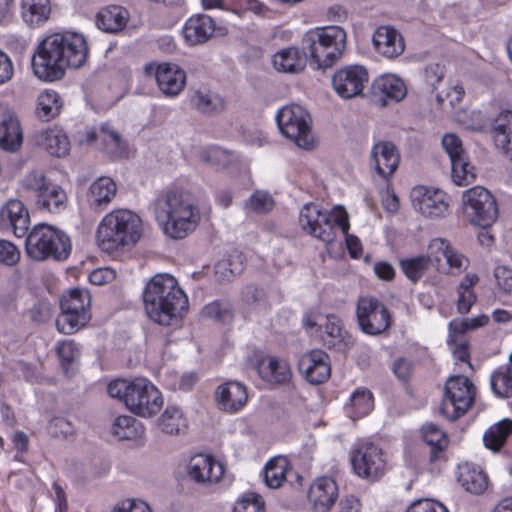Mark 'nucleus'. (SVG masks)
<instances>
[{
	"mask_svg": "<svg viewBox=\"0 0 512 512\" xmlns=\"http://www.w3.org/2000/svg\"><path fill=\"white\" fill-rule=\"evenodd\" d=\"M234 512H263V501L259 495L246 494L236 503Z\"/></svg>",
	"mask_w": 512,
	"mask_h": 512,
	"instance_id": "57",
	"label": "nucleus"
},
{
	"mask_svg": "<svg viewBox=\"0 0 512 512\" xmlns=\"http://www.w3.org/2000/svg\"><path fill=\"white\" fill-rule=\"evenodd\" d=\"M107 391L112 398L119 399L131 412L141 417H151L163 405L161 392L144 378L114 380L108 385Z\"/></svg>",
	"mask_w": 512,
	"mask_h": 512,
	"instance_id": "6",
	"label": "nucleus"
},
{
	"mask_svg": "<svg viewBox=\"0 0 512 512\" xmlns=\"http://www.w3.org/2000/svg\"><path fill=\"white\" fill-rule=\"evenodd\" d=\"M142 233V220L136 213L128 209H117L101 220L96 239L101 250L112 253L136 244Z\"/></svg>",
	"mask_w": 512,
	"mask_h": 512,
	"instance_id": "5",
	"label": "nucleus"
},
{
	"mask_svg": "<svg viewBox=\"0 0 512 512\" xmlns=\"http://www.w3.org/2000/svg\"><path fill=\"white\" fill-rule=\"evenodd\" d=\"M111 433L118 440H132L143 435L144 427L136 418L122 415L114 419Z\"/></svg>",
	"mask_w": 512,
	"mask_h": 512,
	"instance_id": "38",
	"label": "nucleus"
},
{
	"mask_svg": "<svg viewBox=\"0 0 512 512\" xmlns=\"http://www.w3.org/2000/svg\"><path fill=\"white\" fill-rule=\"evenodd\" d=\"M266 299V292L263 288L254 284L246 285L241 291V300L246 305H255Z\"/></svg>",
	"mask_w": 512,
	"mask_h": 512,
	"instance_id": "61",
	"label": "nucleus"
},
{
	"mask_svg": "<svg viewBox=\"0 0 512 512\" xmlns=\"http://www.w3.org/2000/svg\"><path fill=\"white\" fill-rule=\"evenodd\" d=\"M24 188L31 193L39 210L60 213L67 207L68 197L64 189L47 179L42 172H31L24 180Z\"/></svg>",
	"mask_w": 512,
	"mask_h": 512,
	"instance_id": "11",
	"label": "nucleus"
},
{
	"mask_svg": "<svg viewBox=\"0 0 512 512\" xmlns=\"http://www.w3.org/2000/svg\"><path fill=\"white\" fill-rule=\"evenodd\" d=\"M299 223L306 233L325 244L335 241L338 231H341L345 236L350 256L352 258L360 256L361 242L356 236L348 233L349 217L343 208L336 207L331 211H322L315 204H306L300 211Z\"/></svg>",
	"mask_w": 512,
	"mask_h": 512,
	"instance_id": "4",
	"label": "nucleus"
},
{
	"mask_svg": "<svg viewBox=\"0 0 512 512\" xmlns=\"http://www.w3.org/2000/svg\"><path fill=\"white\" fill-rule=\"evenodd\" d=\"M356 317L360 330L367 335H380L391 326L388 308L374 297L365 296L358 299Z\"/></svg>",
	"mask_w": 512,
	"mask_h": 512,
	"instance_id": "14",
	"label": "nucleus"
},
{
	"mask_svg": "<svg viewBox=\"0 0 512 512\" xmlns=\"http://www.w3.org/2000/svg\"><path fill=\"white\" fill-rule=\"evenodd\" d=\"M145 311L154 322L168 326L188 309V297L170 274H157L143 292Z\"/></svg>",
	"mask_w": 512,
	"mask_h": 512,
	"instance_id": "3",
	"label": "nucleus"
},
{
	"mask_svg": "<svg viewBox=\"0 0 512 512\" xmlns=\"http://www.w3.org/2000/svg\"><path fill=\"white\" fill-rule=\"evenodd\" d=\"M276 121L281 133L298 147L303 149L314 147L311 117L302 106L294 104L283 107L277 113Z\"/></svg>",
	"mask_w": 512,
	"mask_h": 512,
	"instance_id": "10",
	"label": "nucleus"
},
{
	"mask_svg": "<svg viewBox=\"0 0 512 512\" xmlns=\"http://www.w3.org/2000/svg\"><path fill=\"white\" fill-rule=\"evenodd\" d=\"M415 210L427 218L444 217L448 212L449 203L445 192L439 189L417 186L411 192Z\"/></svg>",
	"mask_w": 512,
	"mask_h": 512,
	"instance_id": "17",
	"label": "nucleus"
},
{
	"mask_svg": "<svg viewBox=\"0 0 512 512\" xmlns=\"http://www.w3.org/2000/svg\"><path fill=\"white\" fill-rule=\"evenodd\" d=\"M51 13L49 0H22L21 15L30 26H37L48 20Z\"/></svg>",
	"mask_w": 512,
	"mask_h": 512,
	"instance_id": "35",
	"label": "nucleus"
},
{
	"mask_svg": "<svg viewBox=\"0 0 512 512\" xmlns=\"http://www.w3.org/2000/svg\"><path fill=\"white\" fill-rule=\"evenodd\" d=\"M20 259V251L8 240H0V263L7 266L16 264Z\"/></svg>",
	"mask_w": 512,
	"mask_h": 512,
	"instance_id": "59",
	"label": "nucleus"
},
{
	"mask_svg": "<svg viewBox=\"0 0 512 512\" xmlns=\"http://www.w3.org/2000/svg\"><path fill=\"white\" fill-rule=\"evenodd\" d=\"M243 270L242 256L241 254H235L218 261L214 267V274L218 282H227L240 275Z\"/></svg>",
	"mask_w": 512,
	"mask_h": 512,
	"instance_id": "43",
	"label": "nucleus"
},
{
	"mask_svg": "<svg viewBox=\"0 0 512 512\" xmlns=\"http://www.w3.org/2000/svg\"><path fill=\"white\" fill-rule=\"evenodd\" d=\"M368 81L367 69L354 64L338 69L332 77V86L340 98L348 100L362 95Z\"/></svg>",
	"mask_w": 512,
	"mask_h": 512,
	"instance_id": "16",
	"label": "nucleus"
},
{
	"mask_svg": "<svg viewBox=\"0 0 512 512\" xmlns=\"http://www.w3.org/2000/svg\"><path fill=\"white\" fill-rule=\"evenodd\" d=\"M128 18V11L123 7L108 6L97 14V26L104 32L117 33L125 28Z\"/></svg>",
	"mask_w": 512,
	"mask_h": 512,
	"instance_id": "33",
	"label": "nucleus"
},
{
	"mask_svg": "<svg viewBox=\"0 0 512 512\" xmlns=\"http://www.w3.org/2000/svg\"><path fill=\"white\" fill-rule=\"evenodd\" d=\"M196 109L202 113H216L220 112L224 108L223 99L210 92H195L192 99Z\"/></svg>",
	"mask_w": 512,
	"mask_h": 512,
	"instance_id": "49",
	"label": "nucleus"
},
{
	"mask_svg": "<svg viewBox=\"0 0 512 512\" xmlns=\"http://www.w3.org/2000/svg\"><path fill=\"white\" fill-rule=\"evenodd\" d=\"M298 369L309 383L321 384L331 375L329 356L322 350H312L299 359Z\"/></svg>",
	"mask_w": 512,
	"mask_h": 512,
	"instance_id": "21",
	"label": "nucleus"
},
{
	"mask_svg": "<svg viewBox=\"0 0 512 512\" xmlns=\"http://www.w3.org/2000/svg\"><path fill=\"white\" fill-rule=\"evenodd\" d=\"M479 278L476 274H467L457 287V311L460 314H467L475 304L477 296L473 287L477 284Z\"/></svg>",
	"mask_w": 512,
	"mask_h": 512,
	"instance_id": "40",
	"label": "nucleus"
},
{
	"mask_svg": "<svg viewBox=\"0 0 512 512\" xmlns=\"http://www.w3.org/2000/svg\"><path fill=\"white\" fill-rule=\"evenodd\" d=\"M490 385L495 396L504 399L512 397V363L497 368L491 374Z\"/></svg>",
	"mask_w": 512,
	"mask_h": 512,
	"instance_id": "39",
	"label": "nucleus"
},
{
	"mask_svg": "<svg viewBox=\"0 0 512 512\" xmlns=\"http://www.w3.org/2000/svg\"><path fill=\"white\" fill-rule=\"evenodd\" d=\"M112 512H152L148 504L141 500L125 499L117 503Z\"/></svg>",
	"mask_w": 512,
	"mask_h": 512,
	"instance_id": "64",
	"label": "nucleus"
},
{
	"mask_svg": "<svg viewBox=\"0 0 512 512\" xmlns=\"http://www.w3.org/2000/svg\"><path fill=\"white\" fill-rule=\"evenodd\" d=\"M91 297L87 290L74 288L63 295L60 301L61 314L56 319L60 333L70 335L84 327L91 319Z\"/></svg>",
	"mask_w": 512,
	"mask_h": 512,
	"instance_id": "9",
	"label": "nucleus"
},
{
	"mask_svg": "<svg viewBox=\"0 0 512 512\" xmlns=\"http://www.w3.org/2000/svg\"><path fill=\"white\" fill-rule=\"evenodd\" d=\"M512 433V420L503 419L494 424L485 432L483 441L485 446L493 451H498L505 444Z\"/></svg>",
	"mask_w": 512,
	"mask_h": 512,
	"instance_id": "42",
	"label": "nucleus"
},
{
	"mask_svg": "<svg viewBox=\"0 0 512 512\" xmlns=\"http://www.w3.org/2000/svg\"><path fill=\"white\" fill-rule=\"evenodd\" d=\"M423 440L430 446V461L435 462L442 457L448 445V438L438 426L432 423L425 424L421 429Z\"/></svg>",
	"mask_w": 512,
	"mask_h": 512,
	"instance_id": "37",
	"label": "nucleus"
},
{
	"mask_svg": "<svg viewBox=\"0 0 512 512\" xmlns=\"http://www.w3.org/2000/svg\"><path fill=\"white\" fill-rule=\"evenodd\" d=\"M374 100L381 106L390 103H398L407 94V88L402 79L393 74H385L377 77L371 86Z\"/></svg>",
	"mask_w": 512,
	"mask_h": 512,
	"instance_id": "22",
	"label": "nucleus"
},
{
	"mask_svg": "<svg viewBox=\"0 0 512 512\" xmlns=\"http://www.w3.org/2000/svg\"><path fill=\"white\" fill-rule=\"evenodd\" d=\"M325 334L329 339H325L324 343L328 348L337 346L342 342V329L340 321L335 316H327L325 324Z\"/></svg>",
	"mask_w": 512,
	"mask_h": 512,
	"instance_id": "56",
	"label": "nucleus"
},
{
	"mask_svg": "<svg viewBox=\"0 0 512 512\" xmlns=\"http://www.w3.org/2000/svg\"><path fill=\"white\" fill-rule=\"evenodd\" d=\"M400 156L396 146L390 141H379L370 153V167L382 178H388L398 168Z\"/></svg>",
	"mask_w": 512,
	"mask_h": 512,
	"instance_id": "23",
	"label": "nucleus"
},
{
	"mask_svg": "<svg viewBox=\"0 0 512 512\" xmlns=\"http://www.w3.org/2000/svg\"><path fill=\"white\" fill-rule=\"evenodd\" d=\"M463 211L471 224L490 227L498 217V206L493 195L481 186L463 193Z\"/></svg>",
	"mask_w": 512,
	"mask_h": 512,
	"instance_id": "13",
	"label": "nucleus"
},
{
	"mask_svg": "<svg viewBox=\"0 0 512 512\" xmlns=\"http://www.w3.org/2000/svg\"><path fill=\"white\" fill-rule=\"evenodd\" d=\"M406 512H449L448 509L438 501L431 499H419L414 501Z\"/></svg>",
	"mask_w": 512,
	"mask_h": 512,
	"instance_id": "60",
	"label": "nucleus"
},
{
	"mask_svg": "<svg viewBox=\"0 0 512 512\" xmlns=\"http://www.w3.org/2000/svg\"><path fill=\"white\" fill-rule=\"evenodd\" d=\"M375 50L388 59L400 56L405 50L402 35L393 27L380 26L373 34Z\"/></svg>",
	"mask_w": 512,
	"mask_h": 512,
	"instance_id": "25",
	"label": "nucleus"
},
{
	"mask_svg": "<svg viewBox=\"0 0 512 512\" xmlns=\"http://www.w3.org/2000/svg\"><path fill=\"white\" fill-rule=\"evenodd\" d=\"M147 76H154L160 91L167 97L177 96L186 85V74L176 64L149 63L144 67Z\"/></svg>",
	"mask_w": 512,
	"mask_h": 512,
	"instance_id": "18",
	"label": "nucleus"
},
{
	"mask_svg": "<svg viewBox=\"0 0 512 512\" xmlns=\"http://www.w3.org/2000/svg\"><path fill=\"white\" fill-rule=\"evenodd\" d=\"M27 255L36 261H63L71 253L70 238L61 230L47 224L36 225L26 238Z\"/></svg>",
	"mask_w": 512,
	"mask_h": 512,
	"instance_id": "8",
	"label": "nucleus"
},
{
	"mask_svg": "<svg viewBox=\"0 0 512 512\" xmlns=\"http://www.w3.org/2000/svg\"><path fill=\"white\" fill-rule=\"evenodd\" d=\"M216 399L221 408L228 412L242 409L248 399L246 387L237 381H229L218 387Z\"/></svg>",
	"mask_w": 512,
	"mask_h": 512,
	"instance_id": "27",
	"label": "nucleus"
},
{
	"mask_svg": "<svg viewBox=\"0 0 512 512\" xmlns=\"http://www.w3.org/2000/svg\"><path fill=\"white\" fill-rule=\"evenodd\" d=\"M204 160L217 169L226 168L235 160V155L220 147H212L204 154Z\"/></svg>",
	"mask_w": 512,
	"mask_h": 512,
	"instance_id": "53",
	"label": "nucleus"
},
{
	"mask_svg": "<svg viewBox=\"0 0 512 512\" xmlns=\"http://www.w3.org/2000/svg\"><path fill=\"white\" fill-rule=\"evenodd\" d=\"M458 481L467 492L475 495L482 494L488 486L487 475L479 467L469 463L459 466Z\"/></svg>",
	"mask_w": 512,
	"mask_h": 512,
	"instance_id": "32",
	"label": "nucleus"
},
{
	"mask_svg": "<svg viewBox=\"0 0 512 512\" xmlns=\"http://www.w3.org/2000/svg\"><path fill=\"white\" fill-rule=\"evenodd\" d=\"M117 185L110 177H99L94 181L87 193V203L90 208L102 211L115 198Z\"/></svg>",
	"mask_w": 512,
	"mask_h": 512,
	"instance_id": "28",
	"label": "nucleus"
},
{
	"mask_svg": "<svg viewBox=\"0 0 512 512\" xmlns=\"http://www.w3.org/2000/svg\"><path fill=\"white\" fill-rule=\"evenodd\" d=\"M158 426L166 434H179L187 428V420L180 408L168 406L159 417Z\"/></svg>",
	"mask_w": 512,
	"mask_h": 512,
	"instance_id": "41",
	"label": "nucleus"
},
{
	"mask_svg": "<svg viewBox=\"0 0 512 512\" xmlns=\"http://www.w3.org/2000/svg\"><path fill=\"white\" fill-rule=\"evenodd\" d=\"M156 221L172 239H183L199 225L201 212L195 197L185 190H169L153 203Z\"/></svg>",
	"mask_w": 512,
	"mask_h": 512,
	"instance_id": "2",
	"label": "nucleus"
},
{
	"mask_svg": "<svg viewBox=\"0 0 512 512\" xmlns=\"http://www.w3.org/2000/svg\"><path fill=\"white\" fill-rule=\"evenodd\" d=\"M23 134L16 116L10 112L0 121V147L8 152H16L22 145Z\"/></svg>",
	"mask_w": 512,
	"mask_h": 512,
	"instance_id": "29",
	"label": "nucleus"
},
{
	"mask_svg": "<svg viewBox=\"0 0 512 512\" xmlns=\"http://www.w3.org/2000/svg\"><path fill=\"white\" fill-rule=\"evenodd\" d=\"M41 137V144L52 156L63 157L68 154L69 140L62 131L47 130Z\"/></svg>",
	"mask_w": 512,
	"mask_h": 512,
	"instance_id": "45",
	"label": "nucleus"
},
{
	"mask_svg": "<svg viewBox=\"0 0 512 512\" xmlns=\"http://www.w3.org/2000/svg\"><path fill=\"white\" fill-rule=\"evenodd\" d=\"M288 461L285 457L278 456L271 459L265 466L264 481L269 488H278L286 479Z\"/></svg>",
	"mask_w": 512,
	"mask_h": 512,
	"instance_id": "44",
	"label": "nucleus"
},
{
	"mask_svg": "<svg viewBox=\"0 0 512 512\" xmlns=\"http://www.w3.org/2000/svg\"><path fill=\"white\" fill-rule=\"evenodd\" d=\"M488 322L489 316L485 314H481L473 318L454 319L449 324V330L454 334L464 335L467 331L475 330L487 325Z\"/></svg>",
	"mask_w": 512,
	"mask_h": 512,
	"instance_id": "51",
	"label": "nucleus"
},
{
	"mask_svg": "<svg viewBox=\"0 0 512 512\" xmlns=\"http://www.w3.org/2000/svg\"><path fill=\"white\" fill-rule=\"evenodd\" d=\"M499 288L506 294L512 295V269L506 266H498L494 270Z\"/></svg>",
	"mask_w": 512,
	"mask_h": 512,
	"instance_id": "63",
	"label": "nucleus"
},
{
	"mask_svg": "<svg viewBox=\"0 0 512 512\" xmlns=\"http://www.w3.org/2000/svg\"><path fill=\"white\" fill-rule=\"evenodd\" d=\"M187 472L197 483H217L224 475V468L212 456L196 454L191 457Z\"/></svg>",
	"mask_w": 512,
	"mask_h": 512,
	"instance_id": "24",
	"label": "nucleus"
},
{
	"mask_svg": "<svg viewBox=\"0 0 512 512\" xmlns=\"http://www.w3.org/2000/svg\"><path fill=\"white\" fill-rule=\"evenodd\" d=\"M452 247L449 242L443 238L433 239L429 246L426 257L431 258V264H435L438 268L441 266V261L445 260Z\"/></svg>",
	"mask_w": 512,
	"mask_h": 512,
	"instance_id": "54",
	"label": "nucleus"
},
{
	"mask_svg": "<svg viewBox=\"0 0 512 512\" xmlns=\"http://www.w3.org/2000/svg\"><path fill=\"white\" fill-rule=\"evenodd\" d=\"M202 315L221 323H228L233 319V310L230 302L215 300L202 309Z\"/></svg>",
	"mask_w": 512,
	"mask_h": 512,
	"instance_id": "50",
	"label": "nucleus"
},
{
	"mask_svg": "<svg viewBox=\"0 0 512 512\" xmlns=\"http://www.w3.org/2000/svg\"><path fill=\"white\" fill-rule=\"evenodd\" d=\"M247 206L258 214L270 212L274 207V199L267 191H255L247 201Z\"/></svg>",
	"mask_w": 512,
	"mask_h": 512,
	"instance_id": "52",
	"label": "nucleus"
},
{
	"mask_svg": "<svg viewBox=\"0 0 512 512\" xmlns=\"http://www.w3.org/2000/svg\"><path fill=\"white\" fill-rule=\"evenodd\" d=\"M305 64L306 58L294 47L283 49L273 56V65L280 72L298 73L304 69Z\"/></svg>",
	"mask_w": 512,
	"mask_h": 512,
	"instance_id": "36",
	"label": "nucleus"
},
{
	"mask_svg": "<svg viewBox=\"0 0 512 512\" xmlns=\"http://www.w3.org/2000/svg\"><path fill=\"white\" fill-rule=\"evenodd\" d=\"M216 30L214 20L205 14L190 17L183 28V36L190 45L206 43Z\"/></svg>",
	"mask_w": 512,
	"mask_h": 512,
	"instance_id": "26",
	"label": "nucleus"
},
{
	"mask_svg": "<svg viewBox=\"0 0 512 512\" xmlns=\"http://www.w3.org/2000/svg\"><path fill=\"white\" fill-rule=\"evenodd\" d=\"M257 370L260 377L270 383H285L291 376L288 362L272 356L262 357Z\"/></svg>",
	"mask_w": 512,
	"mask_h": 512,
	"instance_id": "30",
	"label": "nucleus"
},
{
	"mask_svg": "<svg viewBox=\"0 0 512 512\" xmlns=\"http://www.w3.org/2000/svg\"><path fill=\"white\" fill-rule=\"evenodd\" d=\"M475 398L474 384L465 376H451L444 387L439 413L448 420H456L471 407Z\"/></svg>",
	"mask_w": 512,
	"mask_h": 512,
	"instance_id": "12",
	"label": "nucleus"
},
{
	"mask_svg": "<svg viewBox=\"0 0 512 512\" xmlns=\"http://www.w3.org/2000/svg\"><path fill=\"white\" fill-rule=\"evenodd\" d=\"M442 145L450 160L465 155L462 142L455 134H446L442 138Z\"/></svg>",
	"mask_w": 512,
	"mask_h": 512,
	"instance_id": "62",
	"label": "nucleus"
},
{
	"mask_svg": "<svg viewBox=\"0 0 512 512\" xmlns=\"http://www.w3.org/2000/svg\"><path fill=\"white\" fill-rule=\"evenodd\" d=\"M453 182L458 186H466L475 180V167L467 160L466 156H460L450 160Z\"/></svg>",
	"mask_w": 512,
	"mask_h": 512,
	"instance_id": "47",
	"label": "nucleus"
},
{
	"mask_svg": "<svg viewBox=\"0 0 512 512\" xmlns=\"http://www.w3.org/2000/svg\"><path fill=\"white\" fill-rule=\"evenodd\" d=\"M338 499V485L327 476L316 478L308 490V503L313 512H330Z\"/></svg>",
	"mask_w": 512,
	"mask_h": 512,
	"instance_id": "20",
	"label": "nucleus"
},
{
	"mask_svg": "<svg viewBox=\"0 0 512 512\" xmlns=\"http://www.w3.org/2000/svg\"><path fill=\"white\" fill-rule=\"evenodd\" d=\"M401 269L412 282H417L431 265V258L424 255L401 261Z\"/></svg>",
	"mask_w": 512,
	"mask_h": 512,
	"instance_id": "48",
	"label": "nucleus"
},
{
	"mask_svg": "<svg viewBox=\"0 0 512 512\" xmlns=\"http://www.w3.org/2000/svg\"><path fill=\"white\" fill-rule=\"evenodd\" d=\"M492 133L495 145L512 160V111H503L494 119Z\"/></svg>",
	"mask_w": 512,
	"mask_h": 512,
	"instance_id": "31",
	"label": "nucleus"
},
{
	"mask_svg": "<svg viewBox=\"0 0 512 512\" xmlns=\"http://www.w3.org/2000/svg\"><path fill=\"white\" fill-rule=\"evenodd\" d=\"M85 38L78 33H54L41 41L31 64L34 75L43 81L60 80L66 68H80L87 59Z\"/></svg>",
	"mask_w": 512,
	"mask_h": 512,
	"instance_id": "1",
	"label": "nucleus"
},
{
	"mask_svg": "<svg viewBox=\"0 0 512 512\" xmlns=\"http://www.w3.org/2000/svg\"><path fill=\"white\" fill-rule=\"evenodd\" d=\"M448 342L454 345L452 348L454 357L461 362L468 363L470 359L469 345L463 339V335L450 332Z\"/></svg>",
	"mask_w": 512,
	"mask_h": 512,
	"instance_id": "58",
	"label": "nucleus"
},
{
	"mask_svg": "<svg viewBox=\"0 0 512 512\" xmlns=\"http://www.w3.org/2000/svg\"><path fill=\"white\" fill-rule=\"evenodd\" d=\"M353 471L364 479L376 480L386 471L382 450L372 443L358 444L350 454Z\"/></svg>",
	"mask_w": 512,
	"mask_h": 512,
	"instance_id": "15",
	"label": "nucleus"
},
{
	"mask_svg": "<svg viewBox=\"0 0 512 512\" xmlns=\"http://www.w3.org/2000/svg\"><path fill=\"white\" fill-rule=\"evenodd\" d=\"M30 216L25 205L17 200H8L0 209V229L21 238L27 234Z\"/></svg>",
	"mask_w": 512,
	"mask_h": 512,
	"instance_id": "19",
	"label": "nucleus"
},
{
	"mask_svg": "<svg viewBox=\"0 0 512 512\" xmlns=\"http://www.w3.org/2000/svg\"><path fill=\"white\" fill-rule=\"evenodd\" d=\"M99 138L105 145V149L110 154H118L122 148L121 135L111 128L109 125H101L99 131Z\"/></svg>",
	"mask_w": 512,
	"mask_h": 512,
	"instance_id": "55",
	"label": "nucleus"
},
{
	"mask_svg": "<svg viewBox=\"0 0 512 512\" xmlns=\"http://www.w3.org/2000/svg\"><path fill=\"white\" fill-rule=\"evenodd\" d=\"M349 406L352 410L351 418L357 419L366 416L374 407L372 393L367 388L356 389L350 397Z\"/></svg>",
	"mask_w": 512,
	"mask_h": 512,
	"instance_id": "46",
	"label": "nucleus"
},
{
	"mask_svg": "<svg viewBox=\"0 0 512 512\" xmlns=\"http://www.w3.org/2000/svg\"><path fill=\"white\" fill-rule=\"evenodd\" d=\"M63 106V99L58 92L45 90L37 97L35 114L40 120L48 122L60 114Z\"/></svg>",
	"mask_w": 512,
	"mask_h": 512,
	"instance_id": "34",
	"label": "nucleus"
},
{
	"mask_svg": "<svg viewBox=\"0 0 512 512\" xmlns=\"http://www.w3.org/2000/svg\"><path fill=\"white\" fill-rule=\"evenodd\" d=\"M347 35L340 26H328L308 31L302 40L305 55L315 69H326L338 61L346 48Z\"/></svg>",
	"mask_w": 512,
	"mask_h": 512,
	"instance_id": "7",
	"label": "nucleus"
}]
</instances>
